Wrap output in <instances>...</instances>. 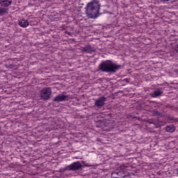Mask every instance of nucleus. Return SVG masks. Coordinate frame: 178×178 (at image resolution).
<instances>
[{
	"label": "nucleus",
	"mask_w": 178,
	"mask_h": 178,
	"mask_svg": "<svg viewBox=\"0 0 178 178\" xmlns=\"http://www.w3.org/2000/svg\"><path fill=\"white\" fill-rule=\"evenodd\" d=\"M0 130H1V127H0Z\"/></svg>",
	"instance_id": "obj_20"
},
{
	"label": "nucleus",
	"mask_w": 178,
	"mask_h": 178,
	"mask_svg": "<svg viewBox=\"0 0 178 178\" xmlns=\"http://www.w3.org/2000/svg\"><path fill=\"white\" fill-rule=\"evenodd\" d=\"M69 101V95H63V94H59L57 96L53 99L54 102H56L57 104H59V102H63Z\"/></svg>",
	"instance_id": "obj_5"
},
{
	"label": "nucleus",
	"mask_w": 178,
	"mask_h": 178,
	"mask_svg": "<svg viewBox=\"0 0 178 178\" xmlns=\"http://www.w3.org/2000/svg\"><path fill=\"white\" fill-rule=\"evenodd\" d=\"M8 69H13L14 70H17V65L15 64H9L6 65Z\"/></svg>",
	"instance_id": "obj_13"
},
{
	"label": "nucleus",
	"mask_w": 178,
	"mask_h": 178,
	"mask_svg": "<svg viewBox=\"0 0 178 178\" xmlns=\"http://www.w3.org/2000/svg\"><path fill=\"white\" fill-rule=\"evenodd\" d=\"M176 129H175V127L173 125H168L165 127V131L168 133H173Z\"/></svg>",
	"instance_id": "obj_11"
},
{
	"label": "nucleus",
	"mask_w": 178,
	"mask_h": 178,
	"mask_svg": "<svg viewBox=\"0 0 178 178\" xmlns=\"http://www.w3.org/2000/svg\"><path fill=\"white\" fill-rule=\"evenodd\" d=\"M6 13H8V9L6 8H0V17L4 16Z\"/></svg>",
	"instance_id": "obj_12"
},
{
	"label": "nucleus",
	"mask_w": 178,
	"mask_h": 178,
	"mask_svg": "<svg viewBox=\"0 0 178 178\" xmlns=\"http://www.w3.org/2000/svg\"><path fill=\"white\" fill-rule=\"evenodd\" d=\"M51 95H52V90L49 87L44 88L40 91V98L43 101L50 99Z\"/></svg>",
	"instance_id": "obj_3"
},
{
	"label": "nucleus",
	"mask_w": 178,
	"mask_h": 178,
	"mask_svg": "<svg viewBox=\"0 0 178 178\" xmlns=\"http://www.w3.org/2000/svg\"><path fill=\"white\" fill-rule=\"evenodd\" d=\"M86 14L89 19H97L99 17L100 15L104 13H100L99 9H101V3L98 0H93L86 5Z\"/></svg>",
	"instance_id": "obj_1"
},
{
	"label": "nucleus",
	"mask_w": 178,
	"mask_h": 178,
	"mask_svg": "<svg viewBox=\"0 0 178 178\" xmlns=\"http://www.w3.org/2000/svg\"><path fill=\"white\" fill-rule=\"evenodd\" d=\"M175 52H177V54H178V44H177V45L175 46Z\"/></svg>",
	"instance_id": "obj_15"
},
{
	"label": "nucleus",
	"mask_w": 178,
	"mask_h": 178,
	"mask_svg": "<svg viewBox=\"0 0 178 178\" xmlns=\"http://www.w3.org/2000/svg\"><path fill=\"white\" fill-rule=\"evenodd\" d=\"M106 101V97H99L97 99L95 102V106H97V108H101V106H104L105 105V102Z\"/></svg>",
	"instance_id": "obj_6"
},
{
	"label": "nucleus",
	"mask_w": 178,
	"mask_h": 178,
	"mask_svg": "<svg viewBox=\"0 0 178 178\" xmlns=\"http://www.w3.org/2000/svg\"><path fill=\"white\" fill-rule=\"evenodd\" d=\"M85 166L88 167V168H91V166H95L94 165H91V164H85Z\"/></svg>",
	"instance_id": "obj_16"
},
{
	"label": "nucleus",
	"mask_w": 178,
	"mask_h": 178,
	"mask_svg": "<svg viewBox=\"0 0 178 178\" xmlns=\"http://www.w3.org/2000/svg\"><path fill=\"white\" fill-rule=\"evenodd\" d=\"M12 5V0H0V6L2 8H8Z\"/></svg>",
	"instance_id": "obj_8"
},
{
	"label": "nucleus",
	"mask_w": 178,
	"mask_h": 178,
	"mask_svg": "<svg viewBox=\"0 0 178 178\" xmlns=\"http://www.w3.org/2000/svg\"><path fill=\"white\" fill-rule=\"evenodd\" d=\"M82 163H86V162H85V161H82Z\"/></svg>",
	"instance_id": "obj_19"
},
{
	"label": "nucleus",
	"mask_w": 178,
	"mask_h": 178,
	"mask_svg": "<svg viewBox=\"0 0 178 178\" xmlns=\"http://www.w3.org/2000/svg\"><path fill=\"white\" fill-rule=\"evenodd\" d=\"M18 24L20 27L26 28L29 26V22L26 19H21L19 21Z\"/></svg>",
	"instance_id": "obj_10"
},
{
	"label": "nucleus",
	"mask_w": 178,
	"mask_h": 178,
	"mask_svg": "<svg viewBox=\"0 0 178 178\" xmlns=\"http://www.w3.org/2000/svg\"><path fill=\"white\" fill-rule=\"evenodd\" d=\"M121 65H118L114 63L113 61L111 60H103L97 67V72H102L103 73H116L122 69Z\"/></svg>",
	"instance_id": "obj_2"
},
{
	"label": "nucleus",
	"mask_w": 178,
	"mask_h": 178,
	"mask_svg": "<svg viewBox=\"0 0 178 178\" xmlns=\"http://www.w3.org/2000/svg\"><path fill=\"white\" fill-rule=\"evenodd\" d=\"M170 120H177H177H178V118H174L172 117V118H170Z\"/></svg>",
	"instance_id": "obj_17"
},
{
	"label": "nucleus",
	"mask_w": 178,
	"mask_h": 178,
	"mask_svg": "<svg viewBox=\"0 0 178 178\" xmlns=\"http://www.w3.org/2000/svg\"><path fill=\"white\" fill-rule=\"evenodd\" d=\"M81 51L83 52H86V54H92V52H95V49L91 47L90 45H88L85 47H81Z\"/></svg>",
	"instance_id": "obj_7"
},
{
	"label": "nucleus",
	"mask_w": 178,
	"mask_h": 178,
	"mask_svg": "<svg viewBox=\"0 0 178 178\" xmlns=\"http://www.w3.org/2000/svg\"><path fill=\"white\" fill-rule=\"evenodd\" d=\"M163 94V91L161 90V89H157L156 90H154L152 93L150 94L151 97L152 98H156L158 97H162V95Z\"/></svg>",
	"instance_id": "obj_9"
},
{
	"label": "nucleus",
	"mask_w": 178,
	"mask_h": 178,
	"mask_svg": "<svg viewBox=\"0 0 178 178\" xmlns=\"http://www.w3.org/2000/svg\"><path fill=\"white\" fill-rule=\"evenodd\" d=\"M148 123H149L150 124H154V120H149Z\"/></svg>",
	"instance_id": "obj_14"
},
{
	"label": "nucleus",
	"mask_w": 178,
	"mask_h": 178,
	"mask_svg": "<svg viewBox=\"0 0 178 178\" xmlns=\"http://www.w3.org/2000/svg\"><path fill=\"white\" fill-rule=\"evenodd\" d=\"M82 168H83V165L81 164V163H80V161H76L67 166V170H72V172H76L77 170H81Z\"/></svg>",
	"instance_id": "obj_4"
},
{
	"label": "nucleus",
	"mask_w": 178,
	"mask_h": 178,
	"mask_svg": "<svg viewBox=\"0 0 178 178\" xmlns=\"http://www.w3.org/2000/svg\"><path fill=\"white\" fill-rule=\"evenodd\" d=\"M163 2H168L169 0H161Z\"/></svg>",
	"instance_id": "obj_18"
}]
</instances>
